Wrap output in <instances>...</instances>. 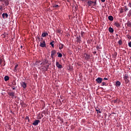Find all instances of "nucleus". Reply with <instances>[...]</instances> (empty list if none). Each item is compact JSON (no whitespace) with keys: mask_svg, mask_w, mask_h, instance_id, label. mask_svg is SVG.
<instances>
[{"mask_svg":"<svg viewBox=\"0 0 131 131\" xmlns=\"http://www.w3.org/2000/svg\"><path fill=\"white\" fill-rule=\"evenodd\" d=\"M9 79H10V77L8 76H6L5 77H4V80L5 81H8V80H9Z\"/></svg>","mask_w":131,"mask_h":131,"instance_id":"6ab92c4d","label":"nucleus"},{"mask_svg":"<svg viewBox=\"0 0 131 131\" xmlns=\"http://www.w3.org/2000/svg\"><path fill=\"white\" fill-rule=\"evenodd\" d=\"M8 95L11 97L12 99H14V97L15 96V92H9L8 93Z\"/></svg>","mask_w":131,"mask_h":131,"instance_id":"9d476101","label":"nucleus"},{"mask_svg":"<svg viewBox=\"0 0 131 131\" xmlns=\"http://www.w3.org/2000/svg\"><path fill=\"white\" fill-rule=\"evenodd\" d=\"M130 16H131V14H129V13L128 14V17H130Z\"/></svg>","mask_w":131,"mask_h":131,"instance_id":"49530a36","label":"nucleus"},{"mask_svg":"<svg viewBox=\"0 0 131 131\" xmlns=\"http://www.w3.org/2000/svg\"><path fill=\"white\" fill-rule=\"evenodd\" d=\"M48 63L49 60H48V58H45L44 60L42 61V62L40 63V64L43 66L45 65H47V64H48Z\"/></svg>","mask_w":131,"mask_h":131,"instance_id":"f03ea898","label":"nucleus"},{"mask_svg":"<svg viewBox=\"0 0 131 131\" xmlns=\"http://www.w3.org/2000/svg\"><path fill=\"white\" fill-rule=\"evenodd\" d=\"M3 63V59L2 58H0V64H2Z\"/></svg>","mask_w":131,"mask_h":131,"instance_id":"4c0bfd02","label":"nucleus"},{"mask_svg":"<svg viewBox=\"0 0 131 131\" xmlns=\"http://www.w3.org/2000/svg\"><path fill=\"white\" fill-rule=\"evenodd\" d=\"M125 12H126V11H127L128 10V8H127V7H126V6H125V8L124 9Z\"/></svg>","mask_w":131,"mask_h":131,"instance_id":"7c9ffc66","label":"nucleus"},{"mask_svg":"<svg viewBox=\"0 0 131 131\" xmlns=\"http://www.w3.org/2000/svg\"><path fill=\"white\" fill-rule=\"evenodd\" d=\"M121 84V83L119 81H117L116 82V86H120V85Z\"/></svg>","mask_w":131,"mask_h":131,"instance_id":"2eb2a0df","label":"nucleus"},{"mask_svg":"<svg viewBox=\"0 0 131 131\" xmlns=\"http://www.w3.org/2000/svg\"><path fill=\"white\" fill-rule=\"evenodd\" d=\"M114 103H117V99H116L114 101Z\"/></svg>","mask_w":131,"mask_h":131,"instance_id":"37998d69","label":"nucleus"},{"mask_svg":"<svg viewBox=\"0 0 131 131\" xmlns=\"http://www.w3.org/2000/svg\"><path fill=\"white\" fill-rule=\"evenodd\" d=\"M102 86H104V85H106V83L105 82H103L102 83Z\"/></svg>","mask_w":131,"mask_h":131,"instance_id":"c9c22d12","label":"nucleus"},{"mask_svg":"<svg viewBox=\"0 0 131 131\" xmlns=\"http://www.w3.org/2000/svg\"><path fill=\"white\" fill-rule=\"evenodd\" d=\"M28 122H30V119H29L28 120Z\"/></svg>","mask_w":131,"mask_h":131,"instance_id":"3c124183","label":"nucleus"},{"mask_svg":"<svg viewBox=\"0 0 131 131\" xmlns=\"http://www.w3.org/2000/svg\"><path fill=\"white\" fill-rule=\"evenodd\" d=\"M120 13V14H122L123 13V9H121Z\"/></svg>","mask_w":131,"mask_h":131,"instance_id":"72a5a7b5","label":"nucleus"},{"mask_svg":"<svg viewBox=\"0 0 131 131\" xmlns=\"http://www.w3.org/2000/svg\"><path fill=\"white\" fill-rule=\"evenodd\" d=\"M75 6V4H74V5L72 6L73 9H74V8H75V6Z\"/></svg>","mask_w":131,"mask_h":131,"instance_id":"79ce46f5","label":"nucleus"},{"mask_svg":"<svg viewBox=\"0 0 131 131\" xmlns=\"http://www.w3.org/2000/svg\"><path fill=\"white\" fill-rule=\"evenodd\" d=\"M0 10H1V11H2L3 10V7H1V8H0Z\"/></svg>","mask_w":131,"mask_h":131,"instance_id":"c03bdc74","label":"nucleus"},{"mask_svg":"<svg viewBox=\"0 0 131 131\" xmlns=\"http://www.w3.org/2000/svg\"><path fill=\"white\" fill-rule=\"evenodd\" d=\"M53 8H59V5H55L53 6Z\"/></svg>","mask_w":131,"mask_h":131,"instance_id":"2f4dec72","label":"nucleus"},{"mask_svg":"<svg viewBox=\"0 0 131 131\" xmlns=\"http://www.w3.org/2000/svg\"><path fill=\"white\" fill-rule=\"evenodd\" d=\"M48 35H49V34L47 32H46L42 33L41 36L42 37H46V36H48Z\"/></svg>","mask_w":131,"mask_h":131,"instance_id":"ddd939ff","label":"nucleus"},{"mask_svg":"<svg viewBox=\"0 0 131 131\" xmlns=\"http://www.w3.org/2000/svg\"><path fill=\"white\" fill-rule=\"evenodd\" d=\"M108 20H110V21H113L114 20V18H113V16H111V15H110L108 17Z\"/></svg>","mask_w":131,"mask_h":131,"instance_id":"f3484780","label":"nucleus"},{"mask_svg":"<svg viewBox=\"0 0 131 131\" xmlns=\"http://www.w3.org/2000/svg\"><path fill=\"white\" fill-rule=\"evenodd\" d=\"M126 25L127 27H129V28H131V22L127 21V23H126Z\"/></svg>","mask_w":131,"mask_h":131,"instance_id":"a211bd4d","label":"nucleus"},{"mask_svg":"<svg viewBox=\"0 0 131 131\" xmlns=\"http://www.w3.org/2000/svg\"><path fill=\"white\" fill-rule=\"evenodd\" d=\"M56 66L58 69H62V65L60 64L58 61H56Z\"/></svg>","mask_w":131,"mask_h":131,"instance_id":"1a4fd4ad","label":"nucleus"},{"mask_svg":"<svg viewBox=\"0 0 131 131\" xmlns=\"http://www.w3.org/2000/svg\"><path fill=\"white\" fill-rule=\"evenodd\" d=\"M57 55H58V57L59 58H62V54H61V53L58 52V53H57Z\"/></svg>","mask_w":131,"mask_h":131,"instance_id":"a878e982","label":"nucleus"},{"mask_svg":"<svg viewBox=\"0 0 131 131\" xmlns=\"http://www.w3.org/2000/svg\"><path fill=\"white\" fill-rule=\"evenodd\" d=\"M50 65H51V63H49V62L47 63V65L46 66H44L45 68H46V70H48L49 69V67H50Z\"/></svg>","mask_w":131,"mask_h":131,"instance_id":"dca6fc26","label":"nucleus"},{"mask_svg":"<svg viewBox=\"0 0 131 131\" xmlns=\"http://www.w3.org/2000/svg\"><path fill=\"white\" fill-rule=\"evenodd\" d=\"M41 39H43V38H41Z\"/></svg>","mask_w":131,"mask_h":131,"instance_id":"4d7b16f0","label":"nucleus"},{"mask_svg":"<svg viewBox=\"0 0 131 131\" xmlns=\"http://www.w3.org/2000/svg\"><path fill=\"white\" fill-rule=\"evenodd\" d=\"M123 78L124 80L128 79V75L125 74V75L123 76Z\"/></svg>","mask_w":131,"mask_h":131,"instance_id":"aec40b11","label":"nucleus"},{"mask_svg":"<svg viewBox=\"0 0 131 131\" xmlns=\"http://www.w3.org/2000/svg\"><path fill=\"white\" fill-rule=\"evenodd\" d=\"M5 6H8L9 5V2L5 1Z\"/></svg>","mask_w":131,"mask_h":131,"instance_id":"473e14b6","label":"nucleus"},{"mask_svg":"<svg viewBox=\"0 0 131 131\" xmlns=\"http://www.w3.org/2000/svg\"><path fill=\"white\" fill-rule=\"evenodd\" d=\"M128 47H129V48H131V41L128 42Z\"/></svg>","mask_w":131,"mask_h":131,"instance_id":"f704fd0d","label":"nucleus"},{"mask_svg":"<svg viewBox=\"0 0 131 131\" xmlns=\"http://www.w3.org/2000/svg\"><path fill=\"white\" fill-rule=\"evenodd\" d=\"M13 85H16V82L13 83Z\"/></svg>","mask_w":131,"mask_h":131,"instance_id":"de8ad7c7","label":"nucleus"},{"mask_svg":"<svg viewBox=\"0 0 131 131\" xmlns=\"http://www.w3.org/2000/svg\"><path fill=\"white\" fill-rule=\"evenodd\" d=\"M22 48H23V46H21L20 48L22 49Z\"/></svg>","mask_w":131,"mask_h":131,"instance_id":"864d4df0","label":"nucleus"},{"mask_svg":"<svg viewBox=\"0 0 131 131\" xmlns=\"http://www.w3.org/2000/svg\"><path fill=\"white\" fill-rule=\"evenodd\" d=\"M20 84L24 89H26V88H27V84L25 82H21Z\"/></svg>","mask_w":131,"mask_h":131,"instance_id":"0eeeda50","label":"nucleus"},{"mask_svg":"<svg viewBox=\"0 0 131 131\" xmlns=\"http://www.w3.org/2000/svg\"><path fill=\"white\" fill-rule=\"evenodd\" d=\"M115 25L116 27H117L118 28H119L120 27V24H119L118 23H115Z\"/></svg>","mask_w":131,"mask_h":131,"instance_id":"412c9836","label":"nucleus"},{"mask_svg":"<svg viewBox=\"0 0 131 131\" xmlns=\"http://www.w3.org/2000/svg\"><path fill=\"white\" fill-rule=\"evenodd\" d=\"M96 49L97 50H100V47L98 46H96Z\"/></svg>","mask_w":131,"mask_h":131,"instance_id":"e433bc0d","label":"nucleus"},{"mask_svg":"<svg viewBox=\"0 0 131 131\" xmlns=\"http://www.w3.org/2000/svg\"><path fill=\"white\" fill-rule=\"evenodd\" d=\"M67 2H68V3H69V0H67Z\"/></svg>","mask_w":131,"mask_h":131,"instance_id":"6e6d98bb","label":"nucleus"},{"mask_svg":"<svg viewBox=\"0 0 131 131\" xmlns=\"http://www.w3.org/2000/svg\"><path fill=\"white\" fill-rule=\"evenodd\" d=\"M87 4L89 7L92 6V5H93V4H94L93 6H96V5H97V0H94V1H89L87 2Z\"/></svg>","mask_w":131,"mask_h":131,"instance_id":"f257e3e1","label":"nucleus"},{"mask_svg":"<svg viewBox=\"0 0 131 131\" xmlns=\"http://www.w3.org/2000/svg\"><path fill=\"white\" fill-rule=\"evenodd\" d=\"M118 43L120 46H121L122 44V41L121 40H119Z\"/></svg>","mask_w":131,"mask_h":131,"instance_id":"c756f323","label":"nucleus"},{"mask_svg":"<svg viewBox=\"0 0 131 131\" xmlns=\"http://www.w3.org/2000/svg\"><path fill=\"white\" fill-rule=\"evenodd\" d=\"M16 88H17V87H15V86H12V90H16Z\"/></svg>","mask_w":131,"mask_h":131,"instance_id":"58836bf2","label":"nucleus"},{"mask_svg":"<svg viewBox=\"0 0 131 131\" xmlns=\"http://www.w3.org/2000/svg\"><path fill=\"white\" fill-rule=\"evenodd\" d=\"M101 1L102 3H105V0H101Z\"/></svg>","mask_w":131,"mask_h":131,"instance_id":"a18cd8bd","label":"nucleus"},{"mask_svg":"<svg viewBox=\"0 0 131 131\" xmlns=\"http://www.w3.org/2000/svg\"><path fill=\"white\" fill-rule=\"evenodd\" d=\"M96 111L97 112V114L102 113V111H100L99 108L96 109Z\"/></svg>","mask_w":131,"mask_h":131,"instance_id":"b1692460","label":"nucleus"},{"mask_svg":"<svg viewBox=\"0 0 131 131\" xmlns=\"http://www.w3.org/2000/svg\"><path fill=\"white\" fill-rule=\"evenodd\" d=\"M26 120H28V119H29V117L27 116V117H26Z\"/></svg>","mask_w":131,"mask_h":131,"instance_id":"ea45409f","label":"nucleus"},{"mask_svg":"<svg viewBox=\"0 0 131 131\" xmlns=\"http://www.w3.org/2000/svg\"><path fill=\"white\" fill-rule=\"evenodd\" d=\"M2 17L3 19H7V18L9 17V15H8V13H3L2 14Z\"/></svg>","mask_w":131,"mask_h":131,"instance_id":"9b49d317","label":"nucleus"},{"mask_svg":"<svg viewBox=\"0 0 131 131\" xmlns=\"http://www.w3.org/2000/svg\"><path fill=\"white\" fill-rule=\"evenodd\" d=\"M57 53V51H56V50H52L51 51V57L52 59H54V56H55V55H56Z\"/></svg>","mask_w":131,"mask_h":131,"instance_id":"39448f33","label":"nucleus"},{"mask_svg":"<svg viewBox=\"0 0 131 131\" xmlns=\"http://www.w3.org/2000/svg\"><path fill=\"white\" fill-rule=\"evenodd\" d=\"M83 57L85 58V60H89V59L91 58V56L86 53L84 54Z\"/></svg>","mask_w":131,"mask_h":131,"instance_id":"20e7f679","label":"nucleus"},{"mask_svg":"<svg viewBox=\"0 0 131 131\" xmlns=\"http://www.w3.org/2000/svg\"><path fill=\"white\" fill-rule=\"evenodd\" d=\"M85 33H84V32L83 31H81V37H83L84 34H85Z\"/></svg>","mask_w":131,"mask_h":131,"instance_id":"393cba45","label":"nucleus"},{"mask_svg":"<svg viewBox=\"0 0 131 131\" xmlns=\"http://www.w3.org/2000/svg\"><path fill=\"white\" fill-rule=\"evenodd\" d=\"M5 0H0V2H4Z\"/></svg>","mask_w":131,"mask_h":131,"instance_id":"603ef678","label":"nucleus"},{"mask_svg":"<svg viewBox=\"0 0 131 131\" xmlns=\"http://www.w3.org/2000/svg\"><path fill=\"white\" fill-rule=\"evenodd\" d=\"M61 121H63V120H61Z\"/></svg>","mask_w":131,"mask_h":131,"instance_id":"13d9d810","label":"nucleus"},{"mask_svg":"<svg viewBox=\"0 0 131 131\" xmlns=\"http://www.w3.org/2000/svg\"><path fill=\"white\" fill-rule=\"evenodd\" d=\"M96 53H97L96 52H93L94 55L96 54Z\"/></svg>","mask_w":131,"mask_h":131,"instance_id":"09e8293b","label":"nucleus"},{"mask_svg":"<svg viewBox=\"0 0 131 131\" xmlns=\"http://www.w3.org/2000/svg\"><path fill=\"white\" fill-rule=\"evenodd\" d=\"M18 64H16L15 66L14 70V72H17V68H18Z\"/></svg>","mask_w":131,"mask_h":131,"instance_id":"5701e85b","label":"nucleus"},{"mask_svg":"<svg viewBox=\"0 0 131 131\" xmlns=\"http://www.w3.org/2000/svg\"><path fill=\"white\" fill-rule=\"evenodd\" d=\"M39 122H40V120H36L33 123V125H35V126L38 125V124L39 123Z\"/></svg>","mask_w":131,"mask_h":131,"instance_id":"6e6552de","label":"nucleus"},{"mask_svg":"<svg viewBox=\"0 0 131 131\" xmlns=\"http://www.w3.org/2000/svg\"><path fill=\"white\" fill-rule=\"evenodd\" d=\"M63 47H64V45L63 44H60L59 46V50H62V49H63Z\"/></svg>","mask_w":131,"mask_h":131,"instance_id":"4be33fe9","label":"nucleus"},{"mask_svg":"<svg viewBox=\"0 0 131 131\" xmlns=\"http://www.w3.org/2000/svg\"><path fill=\"white\" fill-rule=\"evenodd\" d=\"M39 46L41 48H46L47 46V45L46 44V41L43 40L42 42H40Z\"/></svg>","mask_w":131,"mask_h":131,"instance_id":"7ed1b4c3","label":"nucleus"},{"mask_svg":"<svg viewBox=\"0 0 131 131\" xmlns=\"http://www.w3.org/2000/svg\"><path fill=\"white\" fill-rule=\"evenodd\" d=\"M124 80L125 81V83H127L128 82H129V80H128V79H126Z\"/></svg>","mask_w":131,"mask_h":131,"instance_id":"c85d7f7f","label":"nucleus"},{"mask_svg":"<svg viewBox=\"0 0 131 131\" xmlns=\"http://www.w3.org/2000/svg\"><path fill=\"white\" fill-rule=\"evenodd\" d=\"M102 80L103 79L101 77H98L96 79V81H97V83H102Z\"/></svg>","mask_w":131,"mask_h":131,"instance_id":"423d86ee","label":"nucleus"},{"mask_svg":"<svg viewBox=\"0 0 131 131\" xmlns=\"http://www.w3.org/2000/svg\"><path fill=\"white\" fill-rule=\"evenodd\" d=\"M82 2H84L85 0H80Z\"/></svg>","mask_w":131,"mask_h":131,"instance_id":"5fc2aeb1","label":"nucleus"},{"mask_svg":"<svg viewBox=\"0 0 131 131\" xmlns=\"http://www.w3.org/2000/svg\"><path fill=\"white\" fill-rule=\"evenodd\" d=\"M75 8L74 9H75L76 11H77V9H78V6H77V5L75 4V5H74Z\"/></svg>","mask_w":131,"mask_h":131,"instance_id":"bb28decb","label":"nucleus"},{"mask_svg":"<svg viewBox=\"0 0 131 131\" xmlns=\"http://www.w3.org/2000/svg\"><path fill=\"white\" fill-rule=\"evenodd\" d=\"M53 42H54V40H52V41L50 43V45H51V46L52 47V48H54V43H53Z\"/></svg>","mask_w":131,"mask_h":131,"instance_id":"cd10ccee","label":"nucleus"},{"mask_svg":"<svg viewBox=\"0 0 131 131\" xmlns=\"http://www.w3.org/2000/svg\"><path fill=\"white\" fill-rule=\"evenodd\" d=\"M76 39L77 42H78L79 43H80V42H81V37H80V36L77 37Z\"/></svg>","mask_w":131,"mask_h":131,"instance_id":"f8f14e48","label":"nucleus"},{"mask_svg":"<svg viewBox=\"0 0 131 131\" xmlns=\"http://www.w3.org/2000/svg\"><path fill=\"white\" fill-rule=\"evenodd\" d=\"M37 38H38V39H40V37H37Z\"/></svg>","mask_w":131,"mask_h":131,"instance_id":"8fccbe9b","label":"nucleus"},{"mask_svg":"<svg viewBox=\"0 0 131 131\" xmlns=\"http://www.w3.org/2000/svg\"><path fill=\"white\" fill-rule=\"evenodd\" d=\"M108 31L109 32H110L111 33H113V32H114V30L113 29V28L110 27L108 28Z\"/></svg>","mask_w":131,"mask_h":131,"instance_id":"4468645a","label":"nucleus"},{"mask_svg":"<svg viewBox=\"0 0 131 131\" xmlns=\"http://www.w3.org/2000/svg\"><path fill=\"white\" fill-rule=\"evenodd\" d=\"M103 80H108V78H103Z\"/></svg>","mask_w":131,"mask_h":131,"instance_id":"a19ab883","label":"nucleus"}]
</instances>
